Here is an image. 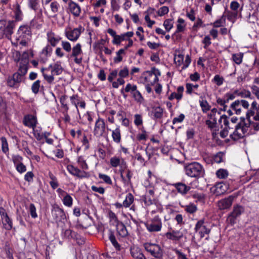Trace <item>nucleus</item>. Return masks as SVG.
Listing matches in <instances>:
<instances>
[{
	"mask_svg": "<svg viewBox=\"0 0 259 259\" xmlns=\"http://www.w3.org/2000/svg\"><path fill=\"white\" fill-rule=\"evenodd\" d=\"M186 174L192 178H199L203 177L204 170L202 166L196 162L189 163L185 166Z\"/></svg>",
	"mask_w": 259,
	"mask_h": 259,
	"instance_id": "obj_1",
	"label": "nucleus"
},
{
	"mask_svg": "<svg viewBox=\"0 0 259 259\" xmlns=\"http://www.w3.org/2000/svg\"><path fill=\"white\" fill-rule=\"evenodd\" d=\"M144 246L146 250L153 257L158 259L162 257L163 249L159 245L154 243H145Z\"/></svg>",
	"mask_w": 259,
	"mask_h": 259,
	"instance_id": "obj_2",
	"label": "nucleus"
},
{
	"mask_svg": "<svg viewBox=\"0 0 259 259\" xmlns=\"http://www.w3.org/2000/svg\"><path fill=\"white\" fill-rule=\"evenodd\" d=\"M194 230L195 232H198L201 238L204 237L205 235H208L206 239L208 240V235L210 232L211 228L209 224L205 222L204 220H200L197 222Z\"/></svg>",
	"mask_w": 259,
	"mask_h": 259,
	"instance_id": "obj_3",
	"label": "nucleus"
},
{
	"mask_svg": "<svg viewBox=\"0 0 259 259\" xmlns=\"http://www.w3.org/2000/svg\"><path fill=\"white\" fill-rule=\"evenodd\" d=\"M244 211V209L243 206L240 205H234L233 211L229 214L227 218V223L232 226L234 225L236 223V219L239 217Z\"/></svg>",
	"mask_w": 259,
	"mask_h": 259,
	"instance_id": "obj_4",
	"label": "nucleus"
},
{
	"mask_svg": "<svg viewBox=\"0 0 259 259\" xmlns=\"http://www.w3.org/2000/svg\"><path fill=\"white\" fill-rule=\"evenodd\" d=\"M63 70V67L58 62H57L53 65V69L51 70V75L44 74V79L48 83L51 84L54 80V75L61 74Z\"/></svg>",
	"mask_w": 259,
	"mask_h": 259,
	"instance_id": "obj_5",
	"label": "nucleus"
},
{
	"mask_svg": "<svg viewBox=\"0 0 259 259\" xmlns=\"http://www.w3.org/2000/svg\"><path fill=\"white\" fill-rule=\"evenodd\" d=\"M147 229L150 232L160 231L162 228V222L158 216L154 217L151 222L145 224Z\"/></svg>",
	"mask_w": 259,
	"mask_h": 259,
	"instance_id": "obj_6",
	"label": "nucleus"
},
{
	"mask_svg": "<svg viewBox=\"0 0 259 259\" xmlns=\"http://www.w3.org/2000/svg\"><path fill=\"white\" fill-rule=\"evenodd\" d=\"M52 215L56 222H60L65 220L66 218L64 210L59 207L58 205L53 206Z\"/></svg>",
	"mask_w": 259,
	"mask_h": 259,
	"instance_id": "obj_7",
	"label": "nucleus"
},
{
	"mask_svg": "<svg viewBox=\"0 0 259 259\" xmlns=\"http://www.w3.org/2000/svg\"><path fill=\"white\" fill-rule=\"evenodd\" d=\"M24 76L16 72L14 73L12 76H9L7 79V85L11 88H17L19 84L23 81Z\"/></svg>",
	"mask_w": 259,
	"mask_h": 259,
	"instance_id": "obj_8",
	"label": "nucleus"
},
{
	"mask_svg": "<svg viewBox=\"0 0 259 259\" xmlns=\"http://www.w3.org/2000/svg\"><path fill=\"white\" fill-rule=\"evenodd\" d=\"M68 171L72 175L77 177L78 178L82 179L84 178H89L90 174L84 170L81 171L77 167H75L72 165H68L67 166Z\"/></svg>",
	"mask_w": 259,
	"mask_h": 259,
	"instance_id": "obj_9",
	"label": "nucleus"
},
{
	"mask_svg": "<svg viewBox=\"0 0 259 259\" xmlns=\"http://www.w3.org/2000/svg\"><path fill=\"white\" fill-rule=\"evenodd\" d=\"M235 198V196L230 195L228 197L219 200L218 202L219 208L221 210L229 208L231 206Z\"/></svg>",
	"mask_w": 259,
	"mask_h": 259,
	"instance_id": "obj_10",
	"label": "nucleus"
},
{
	"mask_svg": "<svg viewBox=\"0 0 259 259\" xmlns=\"http://www.w3.org/2000/svg\"><path fill=\"white\" fill-rule=\"evenodd\" d=\"M105 123L104 120L101 118H99L95 123L94 131V135L103 136L105 132Z\"/></svg>",
	"mask_w": 259,
	"mask_h": 259,
	"instance_id": "obj_11",
	"label": "nucleus"
},
{
	"mask_svg": "<svg viewBox=\"0 0 259 259\" xmlns=\"http://www.w3.org/2000/svg\"><path fill=\"white\" fill-rule=\"evenodd\" d=\"M23 123L25 126L34 130L37 124L36 117L32 114L26 115L24 117Z\"/></svg>",
	"mask_w": 259,
	"mask_h": 259,
	"instance_id": "obj_12",
	"label": "nucleus"
},
{
	"mask_svg": "<svg viewBox=\"0 0 259 259\" xmlns=\"http://www.w3.org/2000/svg\"><path fill=\"white\" fill-rule=\"evenodd\" d=\"M15 26V22L13 21H9L6 27H4L2 33L0 34V38L5 35L6 37L9 39L13 32V29Z\"/></svg>",
	"mask_w": 259,
	"mask_h": 259,
	"instance_id": "obj_13",
	"label": "nucleus"
},
{
	"mask_svg": "<svg viewBox=\"0 0 259 259\" xmlns=\"http://www.w3.org/2000/svg\"><path fill=\"white\" fill-rule=\"evenodd\" d=\"M166 237L174 242L180 241L183 237V233L180 231L172 230L165 234Z\"/></svg>",
	"mask_w": 259,
	"mask_h": 259,
	"instance_id": "obj_14",
	"label": "nucleus"
},
{
	"mask_svg": "<svg viewBox=\"0 0 259 259\" xmlns=\"http://www.w3.org/2000/svg\"><path fill=\"white\" fill-rule=\"evenodd\" d=\"M67 98V96H66L65 94L62 95L60 97V101L61 105V107L64 110L63 113L64 114V121L65 122H69L70 119L69 116L67 114V112L69 110V107L66 102V100Z\"/></svg>",
	"mask_w": 259,
	"mask_h": 259,
	"instance_id": "obj_15",
	"label": "nucleus"
},
{
	"mask_svg": "<svg viewBox=\"0 0 259 259\" xmlns=\"http://www.w3.org/2000/svg\"><path fill=\"white\" fill-rule=\"evenodd\" d=\"M170 185L174 186L178 192L182 195H185L187 194L188 192L190 190L191 187L186 185L182 182H178L174 184H170Z\"/></svg>",
	"mask_w": 259,
	"mask_h": 259,
	"instance_id": "obj_16",
	"label": "nucleus"
},
{
	"mask_svg": "<svg viewBox=\"0 0 259 259\" xmlns=\"http://www.w3.org/2000/svg\"><path fill=\"white\" fill-rule=\"evenodd\" d=\"M81 31L79 28H74L65 32L66 36L71 41H75L79 37Z\"/></svg>",
	"mask_w": 259,
	"mask_h": 259,
	"instance_id": "obj_17",
	"label": "nucleus"
},
{
	"mask_svg": "<svg viewBox=\"0 0 259 259\" xmlns=\"http://www.w3.org/2000/svg\"><path fill=\"white\" fill-rule=\"evenodd\" d=\"M68 8L71 14L75 17L80 15L81 12V8L80 6L72 0H70L68 3Z\"/></svg>",
	"mask_w": 259,
	"mask_h": 259,
	"instance_id": "obj_18",
	"label": "nucleus"
},
{
	"mask_svg": "<svg viewBox=\"0 0 259 259\" xmlns=\"http://www.w3.org/2000/svg\"><path fill=\"white\" fill-rule=\"evenodd\" d=\"M116 231L118 235L122 238L125 237L128 235L126 228L121 222H118L117 223Z\"/></svg>",
	"mask_w": 259,
	"mask_h": 259,
	"instance_id": "obj_19",
	"label": "nucleus"
},
{
	"mask_svg": "<svg viewBox=\"0 0 259 259\" xmlns=\"http://www.w3.org/2000/svg\"><path fill=\"white\" fill-rule=\"evenodd\" d=\"M131 254L134 259H146L141 249L139 247H131Z\"/></svg>",
	"mask_w": 259,
	"mask_h": 259,
	"instance_id": "obj_20",
	"label": "nucleus"
},
{
	"mask_svg": "<svg viewBox=\"0 0 259 259\" xmlns=\"http://www.w3.org/2000/svg\"><path fill=\"white\" fill-rule=\"evenodd\" d=\"M215 187L214 194L216 195H220L226 192L228 189V185L223 183H219L215 185Z\"/></svg>",
	"mask_w": 259,
	"mask_h": 259,
	"instance_id": "obj_21",
	"label": "nucleus"
},
{
	"mask_svg": "<svg viewBox=\"0 0 259 259\" xmlns=\"http://www.w3.org/2000/svg\"><path fill=\"white\" fill-rule=\"evenodd\" d=\"M52 51V48L49 45H48L45 48H44L42 50L41 54L42 55H44L45 57H40L39 59L40 62L45 63L48 60V56L51 55Z\"/></svg>",
	"mask_w": 259,
	"mask_h": 259,
	"instance_id": "obj_22",
	"label": "nucleus"
},
{
	"mask_svg": "<svg viewBox=\"0 0 259 259\" xmlns=\"http://www.w3.org/2000/svg\"><path fill=\"white\" fill-rule=\"evenodd\" d=\"M1 219L4 228L7 230H11L13 227V223L12 220L9 218L8 215Z\"/></svg>",
	"mask_w": 259,
	"mask_h": 259,
	"instance_id": "obj_23",
	"label": "nucleus"
},
{
	"mask_svg": "<svg viewBox=\"0 0 259 259\" xmlns=\"http://www.w3.org/2000/svg\"><path fill=\"white\" fill-rule=\"evenodd\" d=\"M112 137L113 141L116 143H119L121 142V136L119 126L112 131Z\"/></svg>",
	"mask_w": 259,
	"mask_h": 259,
	"instance_id": "obj_24",
	"label": "nucleus"
},
{
	"mask_svg": "<svg viewBox=\"0 0 259 259\" xmlns=\"http://www.w3.org/2000/svg\"><path fill=\"white\" fill-rule=\"evenodd\" d=\"M240 124H237L235 126V129L234 132L232 134L230 135V137L234 141H236L238 140L243 138L244 137L243 134H241V133L239 132V127Z\"/></svg>",
	"mask_w": 259,
	"mask_h": 259,
	"instance_id": "obj_25",
	"label": "nucleus"
},
{
	"mask_svg": "<svg viewBox=\"0 0 259 259\" xmlns=\"http://www.w3.org/2000/svg\"><path fill=\"white\" fill-rule=\"evenodd\" d=\"M14 14H15V18L16 21H20L22 19V12L21 10V7L18 3H16L15 5L14 6Z\"/></svg>",
	"mask_w": 259,
	"mask_h": 259,
	"instance_id": "obj_26",
	"label": "nucleus"
},
{
	"mask_svg": "<svg viewBox=\"0 0 259 259\" xmlns=\"http://www.w3.org/2000/svg\"><path fill=\"white\" fill-rule=\"evenodd\" d=\"M109 239L111 242L112 243V245L114 246V247L117 250H120V245L117 241L114 232L112 231L111 230H109Z\"/></svg>",
	"mask_w": 259,
	"mask_h": 259,
	"instance_id": "obj_27",
	"label": "nucleus"
},
{
	"mask_svg": "<svg viewBox=\"0 0 259 259\" xmlns=\"http://www.w3.org/2000/svg\"><path fill=\"white\" fill-rule=\"evenodd\" d=\"M109 239L111 242L112 243V245L114 246V247L117 250H120V245L117 241L114 232L112 231L111 230H109Z\"/></svg>",
	"mask_w": 259,
	"mask_h": 259,
	"instance_id": "obj_28",
	"label": "nucleus"
},
{
	"mask_svg": "<svg viewBox=\"0 0 259 259\" xmlns=\"http://www.w3.org/2000/svg\"><path fill=\"white\" fill-rule=\"evenodd\" d=\"M154 116L156 119H160L163 114V109L160 106L155 107L153 108Z\"/></svg>",
	"mask_w": 259,
	"mask_h": 259,
	"instance_id": "obj_29",
	"label": "nucleus"
},
{
	"mask_svg": "<svg viewBox=\"0 0 259 259\" xmlns=\"http://www.w3.org/2000/svg\"><path fill=\"white\" fill-rule=\"evenodd\" d=\"M18 31L19 33H22L26 35L31 36V35L30 27L27 25L21 26L19 27Z\"/></svg>",
	"mask_w": 259,
	"mask_h": 259,
	"instance_id": "obj_30",
	"label": "nucleus"
},
{
	"mask_svg": "<svg viewBox=\"0 0 259 259\" xmlns=\"http://www.w3.org/2000/svg\"><path fill=\"white\" fill-rule=\"evenodd\" d=\"M186 212L190 214H193L197 210V207L193 203H190L184 207Z\"/></svg>",
	"mask_w": 259,
	"mask_h": 259,
	"instance_id": "obj_31",
	"label": "nucleus"
},
{
	"mask_svg": "<svg viewBox=\"0 0 259 259\" xmlns=\"http://www.w3.org/2000/svg\"><path fill=\"white\" fill-rule=\"evenodd\" d=\"M82 53L81 46L80 44H77L72 48V52L70 55V57H77L78 55Z\"/></svg>",
	"mask_w": 259,
	"mask_h": 259,
	"instance_id": "obj_32",
	"label": "nucleus"
},
{
	"mask_svg": "<svg viewBox=\"0 0 259 259\" xmlns=\"http://www.w3.org/2000/svg\"><path fill=\"white\" fill-rule=\"evenodd\" d=\"M29 68V64L20 63L19 67L17 72L19 73L21 76L24 77L25 75L27 73Z\"/></svg>",
	"mask_w": 259,
	"mask_h": 259,
	"instance_id": "obj_33",
	"label": "nucleus"
},
{
	"mask_svg": "<svg viewBox=\"0 0 259 259\" xmlns=\"http://www.w3.org/2000/svg\"><path fill=\"white\" fill-rule=\"evenodd\" d=\"M134 201V196L131 193H128L125 199L123 202V205L125 207H129Z\"/></svg>",
	"mask_w": 259,
	"mask_h": 259,
	"instance_id": "obj_34",
	"label": "nucleus"
},
{
	"mask_svg": "<svg viewBox=\"0 0 259 259\" xmlns=\"http://www.w3.org/2000/svg\"><path fill=\"white\" fill-rule=\"evenodd\" d=\"M48 40L53 47L56 46L57 43L59 41V39L54 37L53 33H48Z\"/></svg>",
	"mask_w": 259,
	"mask_h": 259,
	"instance_id": "obj_35",
	"label": "nucleus"
},
{
	"mask_svg": "<svg viewBox=\"0 0 259 259\" xmlns=\"http://www.w3.org/2000/svg\"><path fill=\"white\" fill-rule=\"evenodd\" d=\"M200 106L203 113H206L210 110V106L206 100L199 101Z\"/></svg>",
	"mask_w": 259,
	"mask_h": 259,
	"instance_id": "obj_36",
	"label": "nucleus"
},
{
	"mask_svg": "<svg viewBox=\"0 0 259 259\" xmlns=\"http://www.w3.org/2000/svg\"><path fill=\"white\" fill-rule=\"evenodd\" d=\"M243 57V53L234 54L232 55V59L235 63L239 65L242 63Z\"/></svg>",
	"mask_w": 259,
	"mask_h": 259,
	"instance_id": "obj_37",
	"label": "nucleus"
},
{
	"mask_svg": "<svg viewBox=\"0 0 259 259\" xmlns=\"http://www.w3.org/2000/svg\"><path fill=\"white\" fill-rule=\"evenodd\" d=\"M226 16L229 21L234 22L237 18L238 12L228 11L226 13Z\"/></svg>",
	"mask_w": 259,
	"mask_h": 259,
	"instance_id": "obj_38",
	"label": "nucleus"
},
{
	"mask_svg": "<svg viewBox=\"0 0 259 259\" xmlns=\"http://www.w3.org/2000/svg\"><path fill=\"white\" fill-rule=\"evenodd\" d=\"M76 236H77V234L70 229L66 230L64 233V237L67 239H75Z\"/></svg>",
	"mask_w": 259,
	"mask_h": 259,
	"instance_id": "obj_39",
	"label": "nucleus"
},
{
	"mask_svg": "<svg viewBox=\"0 0 259 259\" xmlns=\"http://www.w3.org/2000/svg\"><path fill=\"white\" fill-rule=\"evenodd\" d=\"M50 7L51 9L52 13L53 14L52 16H55L59 10V3L56 1L53 2L50 5Z\"/></svg>",
	"mask_w": 259,
	"mask_h": 259,
	"instance_id": "obj_40",
	"label": "nucleus"
},
{
	"mask_svg": "<svg viewBox=\"0 0 259 259\" xmlns=\"http://www.w3.org/2000/svg\"><path fill=\"white\" fill-rule=\"evenodd\" d=\"M247 122L245 121V118L244 117L240 118V121L237 124H240V126L239 127V130L241 126H243L246 128H248L250 127V126H252V121L250 120V119L247 120Z\"/></svg>",
	"mask_w": 259,
	"mask_h": 259,
	"instance_id": "obj_41",
	"label": "nucleus"
},
{
	"mask_svg": "<svg viewBox=\"0 0 259 259\" xmlns=\"http://www.w3.org/2000/svg\"><path fill=\"white\" fill-rule=\"evenodd\" d=\"M2 142V148L4 153H6L9 151L8 144L7 139L5 137L1 138Z\"/></svg>",
	"mask_w": 259,
	"mask_h": 259,
	"instance_id": "obj_42",
	"label": "nucleus"
},
{
	"mask_svg": "<svg viewBox=\"0 0 259 259\" xmlns=\"http://www.w3.org/2000/svg\"><path fill=\"white\" fill-rule=\"evenodd\" d=\"M217 176L220 179H225L228 176V172L224 169H220L216 172Z\"/></svg>",
	"mask_w": 259,
	"mask_h": 259,
	"instance_id": "obj_43",
	"label": "nucleus"
},
{
	"mask_svg": "<svg viewBox=\"0 0 259 259\" xmlns=\"http://www.w3.org/2000/svg\"><path fill=\"white\" fill-rule=\"evenodd\" d=\"M193 198L196 199V202L204 203L205 195L202 193H195L192 195Z\"/></svg>",
	"mask_w": 259,
	"mask_h": 259,
	"instance_id": "obj_44",
	"label": "nucleus"
},
{
	"mask_svg": "<svg viewBox=\"0 0 259 259\" xmlns=\"http://www.w3.org/2000/svg\"><path fill=\"white\" fill-rule=\"evenodd\" d=\"M121 159L119 157L114 156L110 158V164L112 167H116L119 166L120 164Z\"/></svg>",
	"mask_w": 259,
	"mask_h": 259,
	"instance_id": "obj_45",
	"label": "nucleus"
},
{
	"mask_svg": "<svg viewBox=\"0 0 259 259\" xmlns=\"http://www.w3.org/2000/svg\"><path fill=\"white\" fill-rule=\"evenodd\" d=\"M40 81L39 80H37L33 83L31 86V90L34 94H36L38 93L40 87Z\"/></svg>",
	"mask_w": 259,
	"mask_h": 259,
	"instance_id": "obj_46",
	"label": "nucleus"
},
{
	"mask_svg": "<svg viewBox=\"0 0 259 259\" xmlns=\"http://www.w3.org/2000/svg\"><path fill=\"white\" fill-rule=\"evenodd\" d=\"M143 200L146 205H150L154 203V197L149 196V195H145L143 197Z\"/></svg>",
	"mask_w": 259,
	"mask_h": 259,
	"instance_id": "obj_47",
	"label": "nucleus"
},
{
	"mask_svg": "<svg viewBox=\"0 0 259 259\" xmlns=\"http://www.w3.org/2000/svg\"><path fill=\"white\" fill-rule=\"evenodd\" d=\"M70 100L71 103L73 104L75 106L76 109L78 110L77 106L80 101L79 96L77 95H73L72 96L70 97Z\"/></svg>",
	"mask_w": 259,
	"mask_h": 259,
	"instance_id": "obj_48",
	"label": "nucleus"
},
{
	"mask_svg": "<svg viewBox=\"0 0 259 259\" xmlns=\"http://www.w3.org/2000/svg\"><path fill=\"white\" fill-rule=\"evenodd\" d=\"M137 90L136 85H132L131 83H127L124 89V91L126 93H131L133 94Z\"/></svg>",
	"mask_w": 259,
	"mask_h": 259,
	"instance_id": "obj_49",
	"label": "nucleus"
},
{
	"mask_svg": "<svg viewBox=\"0 0 259 259\" xmlns=\"http://www.w3.org/2000/svg\"><path fill=\"white\" fill-rule=\"evenodd\" d=\"M28 5L29 7L36 11L38 9L39 6L38 0H29Z\"/></svg>",
	"mask_w": 259,
	"mask_h": 259,
	"instance_id": "obj_50",
	"label": "nucleus"
},
{
	"mask_svg": "<svg viewBox=\"0 0 259 259\" xmlns=\"http://www.w3.org/2000/svg\"><path fill=\"white\" fill-rule=\"evenodd\" d=\"M119 166H120V171L121 173V177L123 181H125V179L124 177L123 176L122 173L124 171V170L127 168V166L126 162L123 159H121L120 164Z\"/></svg>",
	"mask_w": 259,
	"mask_h": 259,
	"instance_id": "obj_51",
	"label": "nucleus"
},
{
	"mask_svg": "<svg viewBox=\"0 0 259 259\" xmlns=\"http://www.w3.org/2000/svg\"><path fill=\"white\" fill-rule=\"evenodd\" d=\"M73 199L72 197L69 195L66 194V195L63 198V203L65 205L70 207L72 204Z\"/></svg>",
	"mask_w": 259,
	"mask_h": 259,
	"instance_id": "obj_52",
	"label": "nucleus"
},
{
	"mask_svg": "<svg viewBox=\"0 0 259 259\" xmlns=\"http://www.w3.org/2000/svg\"><path fill=\"white\" fill-rule=\"evenodd\" d=\"M28 57H29L28 52L27 51L24 52L21 54V60L20 63L29 64Z\"/></svg>",
	"mask_w": 259,
	"mask_h": 259,
	"instance_id": "obj_53",
	"label": "nucleus"
},
{
	"mask_svg": "<svg viewBox=\"0 0 259 259\" xmlns=\"http://www.w3.org/2000/svg\"><path fill=\"white\" fill-rule=\"evenodd\" d=\"M163 26H164V27L167 31H169L173 27L172 20L170 19H166L164 21Z\"/></svg>",
	"mask_w": 259,
	"mask_h": 259,
	"instance_id": "obj_54",
	"label": "nucleus"
},
{
	"mask_svg": "<svg viewBox=\"0 0 259 259\" xmlns=\"http://www.w3.org/2000/svg\"><path fill=\"white\" fill-rule=\"evenodd\" d=\"M77 162L82 169H88V164L86 163L85 161L83 159V158L82 156H79L78 158Z\"/></svg>",
	"mask_w": 259,
	"mask_h": 259,
	"instance_id": "obj_55",
	"label": "nucleus"
},
{
	"mask_svg": "<svg viewBox=\"0 0 259 259\" xmlns=\"http://www.w3.org/2000/svg\"><path fill=\"white\" fill-rule=\"evenodd\" d=\"M218 112V110L217 108H214L211 110L210 113L207 114V117L209 118V119H212V120H215L216 122H217V118L216 117L217 113Z\"/></svg>",
	"mask_w": 259,
	"mask_h": 259,
	"instance_id": "obj_56",
	"label": "nucleus"
},
{
	"mask_svg": "<svg viewBox=\"0 0 259 259\" xmlns=\"http://www.w3.org/2000/svg\"><path fill=\"white\" fill-rule=\"evenodd\" d=\"M257 20V14L253 13L252 14H249L247 16V21L250 23H254Z\"/></svg>",
	"mask_w": 259,
	"mask_h": 259,
	"instance_id": "obj_57",
	"label": "nucleus"
},
{
	"mask_svg": "<svg viewBox=\"0 0 259 259\" xmlns=\"http://www.w3.org/2000/svg\"><path fill=\"white\" fill-rule=\"evenodd\" d=\"M132 95L135 100L137 102H141L143 100V98L141 94L137 90H136V91L132 94Z\"/></svg>",
	"mask_w": 259,
	"mask_h": 259,
	"instance_id": "obj_58",
	"label": "nucleus"
},
{
	"mask_svg": "<svg viewBox=\"0 0 259 259\" xmlns=\"http://www.w3.org/2000/svg\"><path fill=\"white\" fill-rule=\"evenodd\" d=\"M29 212L32 218H36L37 217V214L36 212V208L33 203H31L29 205Z\"/></svg>",
	"mask_w": 259,
	"mask_h": 259,
	"instance_id": "obj_59",
	"label": "nucleus"
},
{
	"mask_svg": "<svg viewBox=\"0 0 259 259\" xmlns=\"http://www.w3.org/2000/svg\"><path fill=\"white\" fill-rule=\"evenodd\" d=\"M224 79L223 77L220 76L219 75H215L213 78V81L218 86L221 85L224 82Z\"/></svg>",
	"mask_w": 259,
	"mask_h": 259,
	"instance_id": "obj_60",
	"label": "nucleus"
},
{
	"mask_svg": "<svg viewBox=\"0 0 259 259\" xmlns=\"http://www.w3.org/2000/svg\"><path fill=\"white\" fill-rule=\"evenodd\" d=\"M169 12V9L166 6H163L157 11V14L159 16H162Z\"/></svg>",
	"mask_w": 259,
	"mask_h": 259,
	"instance_id": "obj_61",
	"label": "nucleus"
},
{
	"mask_svg": "<svg viewBox=\"0 0 259 259\" xmlns=\"http://www.w3.org/2000/svg\"><path fill=\"white\" fill-rule=\"evenodd\" d=\"M129 71L128 68L126 66L123 69L120 70L119 72V76L121 77L125 78L128 76Z\"/></svg>",
	"mask_w": 259,
	"mask_h": 259,
	"instance_id": "obj_62",
	"label": "nucleus"
},
{
	"mask_svg": "<svg viewBox=\"0 0 259 259\" xmlns=\"http://www.w3.org/2000/svg\"><path fill=\"white\" fill-rule=\"evenodd\" d=\"M205 124L208 126L210 129H213L217 127V122L215 120L211 121L210 119L207 120L205 121Z\"/></svg>",
	"mask_w": 259,
	"mask_h": 259,
	"instance_id": "obj_63",
	"label": "nucleus"
},
{
	"mask_svg": "<svg viewBox=\"0 0 259 259\" xmlns=\"http://www.w3.org/2000/svg\"><path fill=\"white\" fill-rule=\"evenodd\" d=\"M99 178L101 179H102L106 183L108 184H112V181L110 178L107 175L102 174H99Z\"/></svg>",
	"mask_w": 259,
	"mask_h": 259,
	"instance_id": "obj_64",
	"label": "nucleus"
}]
</instances>
